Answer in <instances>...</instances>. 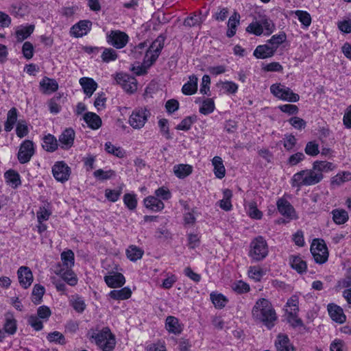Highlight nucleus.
Listing matches in <instances>:
<instances>
[{"instance_id":"obj_1","label":"nucleus","mask_w":351,"mask_h":351,"mask_svg":"<svg viewBox=\"0 0 351 351\" xmlns=\"http://www.w3.org/2000/svg\"><path fill=\"white\" fill-rule=\"evenodd\" d=\"M335 165L327 161H315L312 169L302 170L295 173L291 178V186L299 189L303 186H312L320 182L324 178L323 173L332 171Z\"/></svg>"},{"instance_id":"obj_2","label":"nucleus","mask_w":351,"mask_h":351,"mask_svg":"<svg viewBox=\"0 0 351 351\" xmlns=\"http://www.w3.org/2000/svg\"><path fill=\"white\" fill-rule=\"evenodd\" d=\"M252 315L256 322L262 323L268 329L274 326L278 318L271 303L265 298H260L256 302Z\"/></svg>"},{"instance_id":"obj_3","label":"nucleus","mask_w":351,"mask_h":351,"mask_svg":"<svg viewBox=\"0 0 351 351\" xmlns=\"http://www.w3.org/2000/svg\"><path fill=\"white\" fill-rule=\"evenodd\" d=\"M269 253V247L266 240L258 236L250 243L249 256L253 261L258 262L265 259Z\"/></svg>"},{"instance_id":"obj_4","label":"nucleus","mask_w":351,"mask_h":351,"mask_svg":"<svg viewBox=\"0 0 351 351\" xmlns=\"http://www.w3.org/2000/svg\"><path fill=\"white\" fill-rule=\"evenodd\" d=\"M90 339H93L96 344L103 351H111L114 348L116 343L114 335L108 327L104 328L98 332H93Z\"/></svg>"},{"instance_id":"obj_5","label":"nucleus","mask_w":351,"mask_h":351,"mask_svg":"<svg viewBox=\"0 0 351 351\" xmlns=\"http://www.w3.org/2000/svg\"><path fill=\"white\" fill-rule=\"evenodd\" d=\"M310 250L315 263L324 264L328 261L329 253L326 244L323 239H313Z\"/></svg>"},{"instance_id":"obj_6","label":"nucleus","mask_w":351,"mask_h":351,"mask_svg":"<svg viewBox=\"0 0 351 351\" xmlns=\"http://www.w3.org/2000/svg\"><path fill=\"white\" fill-rule=\"evenodd\" d=\"M165 44V37L162 35L152 43L149 49L146 51V53L143 60V62L147 64L149 68L158 59Z\"/></svg>"},{"instance_id":"obj_7","label":"nucleus","mask_w":351,"mask_h":351,"mask_svg":"<svg viewBox=\"0 0 351 351\" xmlns=\"http://www.w3.org/2000/svg\"><path fill=\"white\" fill-rule=\"evenodd\" d=\"M271 93L280 99L289 102H296L300 99L298 94L294 93L290 88L281 84H274L270 86Z\"/></svg>"},{"instance_id":"obj_8","label":"nucleus","mask_w":351,"mask_h":351,"mask_svg":"<svg viewBox=\"0 0 351 351\" xmlns=\"http://www.w3.org/2000/svg\"><path fill=\"white\" fill-rule=\"evenodd\" d=\"M149 115V111L145 108L135 109L129 118L130 125L134 129H141L145 125Z\"/></svg>"},{"instance_id":"obj_9","label":"nucleus","mask_w":351,"mask_h":351,"mask_svg":"<svg viewBox=\"0 0 351 351\" xmlns=\"http://www.w3.org/2000/svg\"><path fill=\"white\" fill-rule=\"evenodd\" d=\"M107 42L116 49H122L129 41L128 35L120 30H111L106 36Z\"/></svg>"},{"instance_id":"obj_10","label":"nucleus","mask_w":351,"mask_h":351,"mask_svg":"<svg viewBox=\"0 0 351 351\" xmlns=\"http://www.w3.org/2000/svg\"><path fill=\"white\" fill-rule=\"evenodd\" d=\"M35 152L33 141L25 140L20 145L17 158L21 164L28 162Z\"/></svg>"},{"instance_id":"obj_11","label":"nucleus","mask_w":351,"mask_h":351,"mask_svg":"<svg viewBox=\"0 0 351 351\" xmlns=\"http://www.w3.org/2000/svg\"><path fill=\"white\" fill-rule=\"evenodd\" d=\"M52 173L56 180L64 182L70 177L71 168L64 161L56 162L52 167Z\"/></svg>"},{"instance_id":"obj_12","label":"nucleus","mask_w":351,"mask_h":351,"mask_svg":"<svg viewBox=\"0 0 351 351\" xmlns=\"http://www.w3.org/2000/svg\"><path fill=\"white\" fill-rule=\"evenodd\" d=\"M75 136V133L72 128L65 129L58 138L60 147L65 150L69 149L73 145Z\"/></svg>"},{"instance_id":"obj_13","label":"nucleus","mask_w":351,"mask_h":351,"mask_svg":"<svg viewBox=\"0 0 351 351\" xmlns=\"http://www.w3.org/2000/svg\"><path fill=\"white\" fill-rule=\"evenodd\" d=\"M55 273L59 275L66 283L71 286H75L77 283L76 275L71 268H64L60 265L56 267Z\"/></svg>"},{"instance_id":"obj_14","label":"nucleus","mask_w":351,"mask_h":351,"mask_svg":"<svg viewBox=\"0 0 351 351\" xmlns=\"http://www.w3.org/2000/svg\"><path fill=\"white\" fill-rule=\"evenodd\" d=\"M116 80L128 93H132L137 89L136 81L134 77L123 74H117Z\"/></svg>"},{"instance_id":"obj_15","label":"nucleus","mask_w":351,"mask_h":351,"mask_svg":"<svg viewBox=\"0 0 351 351\" xmlns=\"http://www.w3.org/2000/svg\"><path fill=\"white\" fill-rule=\"evenodd\" d=\"M17 275L19 283L24 289H27L30 287L33 282V274L28 267H20L18 269Z\"/></svg>"},{"instance_id":"obj_16","label":"nucleus","mask_w":351,"mask_h":351,"mask_svg":"<svg viewBox=\"0 0 351 351\" xmlns=\"http://www.w3.org/2000/svg\"><path fill=\"white\" fill-rule=\"evenodd\" d=\"M328 311L331 319L339 324H342L346 321V315L343 313V309L335 304H329L328 305Z\"/></svg>"},{"instance_id":"obj_17","label":"nucleus","mask_w":351,"mask_h":351,"mask_svg":"<svg viewBox=\"0 0 351 351\" xmlns=\"http://www.w3.org/2000/svg\"><path fill=\"white\" fill-rule=\"evenodd\" d=\"M91 26L89 21H80L71 29V34L75 37H82L86 35Z\"/></svg>"},{"instance_id":"obj_18","label":"nucleus","mask_w":351,"mask_h":351,"mask_svg":"<svg viewBox=\"0 0 351 351\" xmlns=\"http://www.w3.org/2000/svg\"><path fill=\"white\" fill-rule=\"evenodd\" d=\"M276 52L275 48L268 45H258L254 51V56L256 58L265 59L272 57Z\"/></svg>"},{"instance_id":"obj_19","label":"nucleus","mask_w":351,"mask_h":351,"mask_svg":"<svg viewBox=\"0 0 351 351\" xmlns=\"http://www.w3.org/2000/svg\"><path fill=\"white\" fill-rule=\"evenodd\" d=\"M104 280L107 285L111 288L121 287L125 282V277L121 273H114L112 275L106 276Z\"/></svg>"},{"instance_id":"obj_20","label":"nucleus","mask_w":351,"mask_h":351,"mask_svg":"<svg viewBox=\"0 0 351 351\" xmlns=\"http://www.w3.org/2000/svg\"><path fill=\"white\" fill-rule=\"evenodd\" d=\"M40 87L44 94H51L58 89V84L55 80L45 77L40 82Z\"/></svg>"},{"instance_id":"obj_21","label":"nucleus","mask_w":351,"mask_h":351,"mask_svg":"<svg viewBox=\"0 0 351 351\" xmlns=\"http://www.w3.org/2000/svg\"><path fill=\"white\" fill-rule=\"evenodd\" d=\"M165 328L169 332L179 335L182 331V326L178 318L173 316H168L165 321Z\"/></svg>"},{"instance_id":"obj_22","label":"nucleus","mask_w":351,"mask_h":351,"mask_svg":"<svg viewBox=\"0 0 351 351\" xmlns=\"http://www.w3.org/2000/svg\"><path fill=\"white\" fill-rule=\"evenodd\" d=\"M84 120L92 130L99 129L102 124L101 119L95 112H86L84 115Z\"/></svg>"},{"instance_id":"obj_23","label":"nucleus","mask_w":351,"mask_h":351,"mask_svg":"<svg viewBox=\"0 0 351 351\" xmlns=\"http://www.w3.org/2000/svg\"><path fill=\"white\" fill-rule=\"evenodd\" d=\"M80 84L82 86L84 93L88 96L90 97L97 88V82L90 77H82L80 79Z\"/></svg>"},{"instance_id":"obj_24","label":"nucleus","mask_w":351,"mask_h":351,"mask_svg":"<svg viewBox=\"0 0 351 351\" xmlns=\"http://www.w3.org/2000/svg\"><path fill=\"white\" fill-rule=\"evenodd\" d=\"M144 205L147 208L155 212L162 210L165 206L163 202L160 199L152 195L144 199Z\"/></svg>"},{"instance_id":"obj_25","label":"nucleus","mask_w":351,"mask_h":351,"mask_svg":"<svg viewBox=\"0 0 351 351\" xmlns=\"http://www.w3.org/2000/svg\"><path fill=\"white\" fill-rule=\"evenodd\" d=\"M289 264L291 268L299 274H303L306 271V263L299 256H291L289 257Z\"/></svg>"},{"instance_id":"obj_26","label":"nucleus","mask_w":351,"mask_h":351,"mask_svg":"<svg viewBox=\"0 0 351 351\" xmlns=\"http://www.w3.org/2000/svg\"><path fill=\"white\" fill-rule=\"evenodd\" d=\"M42 147L48 152H53L58 147V140L53 135L48 134L43 138Z\"/></svg>"},{"instance_id":"obj_27","label":"nucleus","mask_w":351,"mask_h":351,"mask_svg":"<svg viewBox=\"0 0 351 351\" xmlns=\"http://www.w3.org/2000/svg\"><path fill=\"white\" fill-rule=\"evenodd\" d=\"M278 351H295L293 346L290 343L287 335H278L275 343Z\"/></svg>"},{"instance_id":"obj_28","label":"nucleus","mask_w":351,"mask_h":351,"mask_svg":"<svg viewBox=\"0 0 351 351\" xmlns=\"http://www.w3.org/2000/svg\"><path fill=\"white\" fill-rule=\"evenodd\" d=\"M198 79L195 75H191L188 82L184 84L182 88V92L184 95H191L195 94L197 90Z\"/></svg>"},{"instance_id":"obj_29","label":"nucleus","mask_w":351,"mask_h":351,"mask_svg":"<svg viewBox=\"0 0 351 351\" xmlns=\"http://www.w3.org/2000/svg\"><path fill=\"white\" fill-rule=\"evenodd\" d=\"M277 207L281 215L291 217L294 208L291 204L285 199H279L277 202Z\"/></svg>"},{"instance_id":"obj_30","label":"nucleus","mask_w":351,"mask_h":351,"mask_svg":"<svg viewBox=\"0 0 351 351\" xmlns=\"http://www.w3.org/2000/svg\"><path fill=\"white\" fill-rule=\"evenodd\" d=\"M193 171L192 166L187 164H180L173 167V172L176 177L184 179Z\"/></svg>"},{"instance_id":"obj_31","label":"nucleus","mask_w":351,"mask_h":351,"mask_svg":"<svg viewBox=\"0 0 351 351\" xmlns=\"http://www.w3.org/2000/svg\"><path fill=\"white\" fill-rule=\"evenodd\" d=\"M132 295L131 289L128 287H123L119 290H113L109 293V296L116 300H123L130 298Z\"/></svg>"},{"instance_id":"obj_32","label":"nucleus","mask_w":351,"mask_h":351,"mask_svg":"<svg viewBox=\"0 0 351 351\" xmlns=\"http://www.w3.org/2000/svg\"><path fill=\"white\" fill-rule=\"evenodd\" d=\"M212 164L214 167V173L215 176L219 179L223 178L226 174V169L221 158L215 156L212 160Z\"/></svg>"},{"instance_id":"obj_33","label":"nucleus","mask_w":351,"mask_h":351,"mask_svg":"<svg viewBox=\"0 0 351 351\" xmlns=\"http://www.w3.org/2000/svg\"><path fill=\"white\" fill-rule=\"evenodd\" d=\"M17 110L16 108H12L7 114V119L5 122L4 129L6 132H10L17 121Z\"/></svg>"},{"instance_id":"obj_34","label":"nucleus","mask_w":351,"mask_h":351,"mask_svg":"<svg viewBox=\"0 0 351 351\" xmlns=\"http://www.w3.org/2000/svg\"><path fill=\"white\" fill-rule=\"evenodd\" d=\"M240 15L237 12H234L228 19V29L226 35L228 38H231L236 34L237 26L239 23Z\"/></svg>"},{"instance_id":"obj_35","label":"nucleus","mask_w":351,"mask_h":351,"mask_svg":"<svg viewBox=\"0 0 351 351\" xmlns=\"http://www.w3.org/2000/svg\"><path fill=\"white\" fill-rule=\"evenodd\" d=\"M332 219L336 224H344L348 220V213L343 209H335L332 211Z\"/></svg>"},{"instance_id":"obj_36","label":"nucleus","mask_w":351,"mask_h":351,"mask_svg":"<svg viewBox=\"0 0 351 351\" xmlns=\"http://www.w3.org/2000/svg\"><path fill=\"white\" fill-rule=\"evenodd\" d=\"M34 25H29L25 27H21L16 32V37L19 42H22L27 38H28L34 32Z\"/></svg>"},{"instance_id":"obj_37","label":"nucleus","mask_w":351,"mask_h":351,"mask_svg":"<svg viewBox=\"0 0 351 351\" xmlns=\"http://www.w3.org/2000/svg\"><path fill=\"white\" fill-rule=\"evenodd\" d=\"M223 198L219 202V207L226 210L229 211L232 209L231 197L232 196V191L230 189H225L223 192Z\"/></svg>"},{"instance_id":"obj_38","label":"nucleus","mask_w":351,"mask_h":351,"mask_svg":"<svg viewBox=\"0 0 351 351\" xmlns=\"http://www.w3.org/2000/svg\"><path fill=\"white\" fill-rule=\"evenodd\" d=\"M143 250L135 245H130L126 250L127 257L131 261H136L141 259L143 255Z\"/></svg>"},{"instance_id":"obj_39","label":"nucleus","mask_w":351,"mask_h":351,"mask_svg":"<svg viewBox=\"0 0 351 351\" xmlns=\"http://www.w3.org/2000/svg\"><path fill=\"white\" fill-rule=\"evenodd\" d=\"M258 21L262 25L263 29H265V35L269 36L273 33L275 29V25L267 16H260Z\"/></svg>"},{"instance_id":"obj_40","label":"nucleus","mask_w":351,"mask_h":351,"mask_svg":"<svg viewBox=\"0 0 351 351\" xmlns=\"http://www.w3.org/2000/svg\"><path fill=\"white\" fill-rule=\"evenodd\" d=\"M61 260L63 267L71 268L74 265V253L71 250L63 252L61 254Z\"/></svg>"},{"instance_id":"obj_41","label":"nucleus","mask_w":351,"mask_h":351,"mask_svg":"<svg viewBox=\"0 0 351 351\" xmlns=\"http://www.w3.org/2000/svg\"><path fill=\"white\" fill-rule=\"evenodd\" d=\"M45 293V288L42 285H34L32 290V301L35 304H39L43 298Z\"/></svg>"},{"instance_id":"obj_42","label":"nucleus","mask_w":351,"mask_h":351,"mask_svg":"<svg viewBox=\"0 0 351 351\" xmlns=\"http://www.w3.org/2000/svg\"><path fill=\"white\" fill-rule=\"evenodd\" d=\"M105 150L111 154L118 157V158H123L125 156V152L123 149H122L120 147H115L110 142H107L105 143Z\"/></svg>"},{"instance_id":"obj_43","label":"nucleus","mask_w":351,"mask_h":351,"mask_svg":"<svg viewBox=\"0 0 351 351\" xmlns=\"http://www.w3.org/2000/svg\"><path fill=\"white\" fill-rule=\"evenodd\" d=\"M298 298L297 296L293 295L291 297L287 302V306L290 308V310L287 309L286 311L289 313V316L297 315L298 308Z\"/></svg>"},{"instance_id":"obj_44","label":"nucleus","mask_w":351,"mask_h":351,"mask_svg":"<svg viewBox=\"0 0 351 351\" xmlns=\"http://www.w3.org/2000/svg\"><path fill=\"white\" fill-rule=\"evenodd\" d=\"M47 339L51 343H56L60 345H64L66 343L64 336L58 331L49 333L47 336Z\"/></svg>"},{"instance_id":"obj_45","label":"nucleus","mask_w":351,"mask_h":351,"mask_svg":"<svg viewBox=\"0 0 351 351\" xmlns=\"http://www.w3.org/2000/svg\"><path fill=\"white\" fill-rule=\"evenodd\" d=\"M5 178L7 182L11 183L14 187L21 184L20 176L18 173L14 170H9L5 172Z\"/></svg>"},{"instance_id":"obj_46","label":"nucleus","mask_w":351,"mask_h":351,"mask_svg":"<svg viewBox=\"0 0 351 351\" xmlns=\"http://www.w3.org/2000/svg\"><path fill=\"white\" fill-rule=\"evenodd\" d=\"M101 58L104 62L114 61L118 58L117 51L112 48H106L103 51Z\"/></svg>"},{"instance_id":"obj_47","label":"nucleus","mask_w":351,"mask_h":351,"mask_svg":"<svg viewBox=\"0 0 351 351\" xmlns=\"http://www.w3.org/2000/svg\"><path fill=\"white\" fill-rule=\"evenodd\" d=\"M215 110V104L212 99H206L203 101L199 108V112L206 115L213 112Z\"/></svg>"},{"instance_id":"obj_48","label":"nucleus","mask_w":351,"mask_h":351,"mask_svg":"<svg viewBox=\"0 0 351 351\" xmlns=\"http://www.w3.org/2000/svg\"><path fill=\"white\" fill-rule=\"evenodd\" d=\"M287 36L285 33L281 32L279 34H276L271 36V38L267 41L272 47L275 48V50L278 49V46L286 40Z\"/></svg>"},{"instance_id":"obj_49","label":"nucleus","mask_w":351,"mask_h":351,"mask_svg":"<svg viewBox=\"0 0 351 351\" xmlns=\"http://www.w3.org/2000/svg\"><path fill=\"white\" fill-rule=\"evenodd\" d=\"M196 121V117L189 116L185 117L180 124L176 126V130L187 131L190 130L192 124Z\"/></svg>"},{"instance_id":"obj_50","label":"nucleus","mask_w":351,"mask_h":351,"mask_svg":"<svg viewBox=\"0 0 351 351\" xmlns=\"http://www.w3.org/2000/svg\"><path fill=\"white\" fill-rule=\"evenodd\" d=\"M246 32L256 36H261L262 34H263L262 25L259 23L258 21L251 23L246 27Z\"/></svg>"},{"instance_id":"obj_51","label":"nucleus","mask_w":351,"mask_h":351,"mask_svg":"<svg viewBox=\"0 0 351 351\" xmlns=\"http://www.w3.org/2000/svg\"><path fill=\"white\" fill-rule=\"evenodd\" d=\"M210 299L212 300V302L215 305V306L219 308L224 307L227 302V300H226V297L220 293H219V294L211 293Z\"/></svg>"},{"instance_id":"obj_52","label":"nucleus","mask_w":351,"mask_h":351,"mask_svg":"<svg viewBox=\"0 0 351 351\" xmlns=\"http://www.w3.org/2000/svg\"><path fill=\"white\" fill-rule=\"evenodd\" d=\"M351 180V173L343 172L342 173L337 174L332 178L331 184L340 185L341 184Z\"/></svg>"},{"instance_id":"obj_53","label":"nucleus","mask_w":351,"mask_h":351,"mask_svg":"<svg viewBox=\"0 0 351 351\" xmlns=\"http://www.w3.org/2000/svg\"><path fill=\"white\" fill-rule=\"evenodd\" d=\"M295 14L298 16L301 23L305 27H308L311 25V16L307 12L303 10H296L295 11Z\"/></svg>"},{"instance_id":"obj_54","label":"nucleus","mask_w":351,"mask_h":351,"mask_svg":"<svg viewBox=\"0 0 351 351\" xmlns=\"http://www.w3.org/2000/svg\"><path fill=\"white\" fill-rule=\"evenodd\" d=\"M3 328L5 332L10 335L14 334L16 330V320L12 316L6 317Z\"/></svg>"},{"instance_id":"obj_55","label":"nucleus","mask_w":351,"mask_h":351,"mask_svg":"<svg viewBox=\"0 0 351 351\" xmlns=\"http://www.w3.org/2000/svg\"><path fill=\"white\" fill-rule=\"evenodd\" d=\"M304 152L308 156H315L319 153V145L315 141H310L307 143Z\"/></svg>"},{"instance_id":"obj_56","label":"nucleus","mask_w":351,"mask_h":351,"mask_svg":"<svg viewBox=\"0 0 351 351\" xmlns=\"http://www.w3.org/2000/svg\"><path fill=\"white\" fill-rule=\"evenodd\" d=\"M123 202L130 210H134L136 208L137 200L134 194H125L123 196Z\"/></svg>"},{"instance_id":"obj_57","label":"nucleus","mask_w":351,"mask_h":351,"mask_svg":"<svg viewBox=\"0 0 351 351\" xmlns=\"http://www.w3.org/2000/svg\"><path fill=\"white\" fill-rule=\"evenodd\" d=\"M29 132L27 123L25 121L20 120L16 125V133L18 137L23 138L27 135Z\"/></svg>"},{"instance_id":"obj_58","label":"nucleus","mask_w":351,"mask_h":351,"mask_svg":"<svg viewBox=\"0 0 351 351\" xmlns=\"http://www.w3.org/2000/svg\"><path fill=\"white\" fill-rule=\"evenodd\" d=\"M71 304L73 308L78 313H82L86 308L84 300L78 296L71 300Z\"/></svg>"},{"instance_id":"obj_59","label":"nucleus","mask_w":351,"mask_h":351,"mask_svg":"<svg viewBox=\"0 0 351 351\" xmlns=\"http://www.w3.org/2000/svg\"><path fill=\"white\" fill-rule=\"evenodd\" d=\"M94 176L101 180H108L114 176V171L112 170L104 171L103 169H97L94 173Z\"/></svg>"},{"instance_id":"obj_60","label":"nucleus","mask_w":351,"mask_h":351,"mask_svg":"<svg viewBox=\"0 0 351 351\" xmlns=\"http://www.w3.org/2000/svg\"><path fill=\"white\" fill-rule=\"evenodd\" d=\"M283 145L287 151L291 150L295 145L297 140L292 134H286L283 138Z\"/></svg>"},{"instance_id":"obj_61","label":"nucleus","mask_w":351,"mask_h":351,"mask_svg":"<svg viewBox=\"0 0 351 351\" xmlns=\"http://www.w3.org/2000/svg\"><path fill=\"white\" fill-rule=\"evenodd\" d=\"M22 52L26 59H31L34 56L33 45L29 41L25 42L22 47Z\"/></svg>"},{"instance_id":"obj_62","label":"nucleus","mask_w":351,"mask_h":351,"mask_svg":"<svg viewBox=\"0 0 351 351\" xmlns=\"http://www.w3.org/2000/svg\"><path fill=\"white\" fill-rule=\"evenodd\" d=\"M60 99V96L54 97L51 98L49 101V111L52 114H58L61 109L60 105L58 103V101Z\"/></svg>"},{"instance_id":"obj_63","label":"nucleus","mask_w":351,"mask_h":351,"mask_svg":"<svg viewBox=\"0 0 351 351\" xmlns=\"http://www.w3.org/2000/svg\"><path fill=\"white\" fill-rule=\"evenodd\" d=\"M28 324L36 330L38 331L43 329V322L36 315H31L27 319Z\"/></svg>"},{"instance_id":"obj_64","label":"nucleus","mask_w":351,"mask_h":351,"mask_svg":"<svg viewBox=\"0 0 351 351\" xmlns=\"http://www.w3.org/2000/svg\"><path fill=\"white\" fill-rule=\"evenodd\" d=\"M248 214L251 218L256 219H260L263 216L262 213L256 208L254 202H250L249 204Z\"/></svg>"}]
</instances>
